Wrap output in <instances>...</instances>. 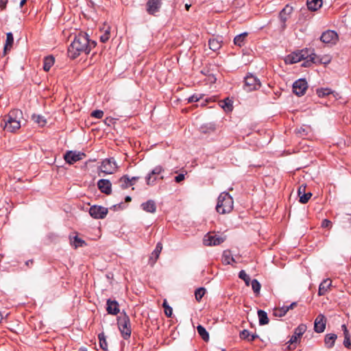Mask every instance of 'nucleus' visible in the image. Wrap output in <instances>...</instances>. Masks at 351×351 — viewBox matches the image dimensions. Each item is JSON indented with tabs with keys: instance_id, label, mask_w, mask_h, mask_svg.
I'll use <instances>...</instances> for the list:
<instances>
[{
	"instance_id": "nucleus-1",
	"label": "nucleus",
	"mask_w": 351,
	"mask_h": 351,
	"mask_svg": "<svg viewBox=\"0 0 351 351\" xmlns=\"http://www.w3.org/2000/svg\"><path fill=\"white\" fill-rule=\"evenodd\" d=\"M96 45V41L89 39L88 35L86 32H80L75 35L73 40L68 47V56L74 60L82 53L88 54Z\"/></svg>"
},
{
	"instance_id": "nucleus-2",
	"label": "nucleus",
	"mask_w": 351,
	"mask_h": 351,
	"mask_svg": "<svg viewBox=\"0 0 351 351\" xmlns=\"http://www.w3.org/2000/svg\"><path fill=\"white\" fill-rule=\"evenodd\" d=\"M189 103L195 102V107H204L208 108H215L214 104L219 103V98L216 96L208 97L202 93H195L188 99Z\"/></svg>"
},
{
	"instance_id": "nucleus-3",
	"label": "nucleus",
	"mask_w": 351,
	"mask_h": 351,
	"mask_svg": "<svg viewBox=\"0 0 351 351\" xmlns=\"http://www.w3.org/2000/svg\"><path fill=\"white\" fill-rule=\"evenodd\" d=\"M316 92L319 97L326 99L324 103L327 107H331L332 106L334 107H338L337 105L339 102L338 100L341 97L337 93L328 88H317Z\"/></svg>"
},
{
	"instance_id": "nucleus-4",
	"label": "nucleus",
	"mask_w": 351,
	"mask_h": 351,
	"mask_svg": "<svg viewBox=\"0 0 351 351\" xmlns=\"http://www.w3.org/2000/svg\"><path fill=\"white\" fill-rule=\"evenodd\" d=\"M117 325L122 337L127 340L131 336V322L129 316L123 311L117 317Z\"/></svg>"
},
{
	"instance_id": "nucleus-5",
	"label": "nucleus",
	"mask_w": 351,
	"mask_h": 351,
	"mask_svg": "<svg viewBox=\"0 0 351 351\" xmlns=\"http://www.w3.org/2000/svg\"><path fill=\"white\" fill-rule=\"evenodd\" d=\"M300 55H302L304 62L302 64V66L308 67L311 66L313 63H328L329 60H326L324 62L318 57L315 53L313 52L311 49H302L300 51Z\"/></svg>"
},
{
	"instance_id": "nucleus-6",
	"label": "nucleus",
	"mask_w": 351,
	"mask_h": 351,
	"mask_svg": "<svg viewBox=\"0 0 351 351\" xmlns=\"http://www.w3.org/2000/svg\"><path fill=\"white\" fill-rule=\"evenodd\" d=\"M1 126L8 132H14L20 128L21 123L13 115L8 114L3 117L1 121Z\"/></svg>"
},
{
	"instance_id": "nucleus-7",
	"label": "nucleus",
	"mask_w": 351,
	"mask_h": 351,
	"mask_svg": "<svg viewBox=\"0 0 351 351\" xmlns=\"http://www.w3.org/2000/svg\"><path fill=\"white\" fill-rule=\"evenodd\" d=\"M261 86L260 80L252 73H248L244 78L243 88L247 92L257 90Z\"/></svg>"
},
{
	"instance_id": "nucleus-8",
	"label": "nucleus",
	"mask_w": 351,
	"mask_h": 351,
	"mask_svg": "<svg viewBox=\"0 0 351 351\" xmlns=\"http://www.w3.org/2000/svg\"><path fill=\"white\" fill-rule=\"evenodd\" d=\"M233 199L228 193H221V208L222 211L221 214L229 213L233 209Z\"/></svg>"
},
{
	"instance_id": "nucleus-9",
	"label": "nucleus",
	"mask_w": 351,
	"mask_h": 351,
	"mask_svg": "<svg viewBox=\"0 0 351 351\" xmlns=\"http://www.w3.org/2000/svg\"><path fill=\"white\" fill-rule=\"evenodd\" d=\"M117 168L116 162L112 158L104 159L100 167L101 171L106 174L113 173Z\"/></svg>"
},
{
	"instance_id": "nucleus-10",
	"label": "nucleus",
	"mask_w": 351,
	"mask_h": 351,
	"mask_svg": "<svg viewBox=\"0 0 351 351\" xmlns=\"http://www.w3.org/2000/svg\"><path fill=\"white\" fill-rule=\"evenodd\" d=\"M84 157H86L84 153L76 151H67L64 156L65 161L70 165L82 160Z\"/></svg>"
},
{
	"instance_id": "nucleus-11",
	"label": "nucleus",
	"mask_w": 351,
	"mask_h": 351,
	"mask_svg": "<svg viewBox=\"0 0 351 351\" xmlns=\"http://www.w3.org/2000/svg\"><path fill=\"white\" fill-rule=\"evenodd\" d=\"M293 92L298 96H302L304 95L307 88L308 84L304 78H300L296 80L293 84Z\"/></svg>"
},
{
	"instance_id": "nucleus-12",
	"label": "nucleus",
	"mask_w": 351,
	"mask_h": 351,
	"mask_svg": "<svg viewBox=\"0 0 351 351\" xmlns=\"http://www.w3.org/2000/svg\"><path fill=\"white\" fill-rule=\"evenodd\" d=\"M108 212V208L101 206L94 205L89 209V214L94 219H104Z\"/></svg>"
},
{
	"instance_id": "nucleus-13",
	"label": "nucleus",
	"mask_w": 351,
	"mask_h": 351,
	"mask_svg": "<svg viewBox=\"0 0 351 351\" xmlns=\"http://www.w3.org/2000/svg\"><path fill=\"white\" fill-rule=\"evenodd\" d=\"M338 40V34L334 30H326L320 36V40L326 44L334 45Z\"/></svg>"
},
{
	"instance_id": "nucleus-14",
	"label": "nucleus",
	"mask_w": 351,
	"mask_h": 351,
	"mask_svg": "<svg viewBox=\"0 0 351 351\" xmlns=\"http://www.w3.org/2000/svg\"><path fill=\"white\" fill-rule=\"evenodd\" d=\"M293 7L289 4L286 5L285 7L280 12L279 19L281 23L282 29H285L287 27L286 22L289 18L291 14L293 12Z\"/></svg>"
},
{
	"instance_id": "nucleus-15",
	"label": "nucleus",
	"mask_w": 351,
	"mask_h": 351,
	"mask_svg": "<svg viewBox=\"0 0 351 351\" xmlns=\"http://www.w3.org/2000/svg\"><path fill=\"white\" fill-rule=\"evenodd\" d=\"M161 5V0H148L146 3V11L150 15H155L159 12Z\"/></svg>"
},
{
	"instance_id": "nucleus-16",
	"label": "nucleus",
	"mask_w": 351,
	"mask_h": 351,
	"mask_svg": "<svg viewBox=\"0 0 351 351\" xmlns=\"http://www.w3.org/2000/svg\"><path fill=\"white\" fill-rule=\"evenodd\" d=\"M306 328L307 327L305 324H300L296 328H295L294 333L290 337V339L288 341V343H289L291 345L296 343L300 339V337L303 335V334L306 332Z\"/></svg>"
},
{
	"instance_id": "nucleus-17",
	"label": "nucleus",
	"mask_w": 351,
	"mask_h": 351,
	"mask_svg": "<svg viewBox=\"0 0 351 351\" xmlns=\"http://www.w3.org/2000/svg\"><path fill=\"white\" fill-rule=\"evenodd\" d=\"M326 318L323 314H319L314 322V330L317 333L323 332L326 328Z\"/></svg>"
},
{
	"instance_id": "nucleus-18",
	"label": "nucleus",
	"mask_w": 351,
	"mask_h": 351,
	"mask_svg": "<svg viewBox=\"0 0 351 351\" xmlns=\"http://www.w3.org/2000/svg\"><path fill=\"white\" fill-rule=\"evenodd\" d=\"M106 311L108 314L117 315L120 311L118 302L110 298L108 299L106 301Z\"/></svg>"
},
{
	"instance_id": "nucleus-19",
	"label": "nucleus",
	"mask_w": 351,
	"mask_h": 351,
	"mask_svg": "<svg viewBox=\"0 0 351 351\" xmlns=\"http://www.w3.org/2000/svg\"><path fill=\"white\" fill-rule=\"evenodd\" d=\"M112 184L109 180L101 179L97 182V187L100 191L106 195H110L112 193Z\"/></svg>"
},
{
	"instance_id": "nucleus-20",
	"label": "nucleus",
	"mask_w": 351,
	"mask_h": 351,
	"mask_svg": "<svg viewBox=\"0 0 351 351\" xmlns=\"http://www.w3.org/2000/svg\"><path fill=\"white\" fill-rule=\"evenodd\" d=\"M164 171L161 166H156L147 176L145 177L146 184L147 185H154L156 180V177L152 180V176H158Z\"/></svg>"
},
{
	"instance_id": "nucleus-21",
	"label": "nucleus",
	"mask_w": 351,
	"mask_h": 351,
	"mask_svg": "<svg viewBox=\"0 0 351 351\" xmlns=\"http://www.w3.org/2000/svg\"><path fill=\"white\" fill-rule=\"evenodd\" d=\"M204 244L207 246L219 245V237L217 234L207 233L204 238Z\"/></svg>"
},
{
	"instance_id": "nucleus-22",
	"label": "nucleus",
	"mask_w": 351,
	"mask_h": 351,
	"mask_svg": "<svg viewBox=\"0 0 351 351\" xmlns=\"http://www.w3.org/2000/svg\"><path fill=\"white\" fill-rule=\"evenodd\" d=\"M297 305L298 303L296 302H293L289 306H283L281 308H275L274 311V315L276 317H283L286 315L289 310L293 309L297 306Z\"/></svg>"
},
{
	"instance_id": "nucleus-23",
	"label": "nucleus",
	"mask_w": 351,
	"mask_h": 351,
	"mask_svg": "<svg viewBox=\"0 0 351 351\" xmlns=\"http://www.w3.org/2000/svg\"><path fill=\"white\" fill-rule=\"evenodd\" d=\"M303 60L302 55H300V51L293 52L286 57L285 62L287 64H294Z\"/></svg>"
},
{
	"instance_id": "nucleus-24",
	"label": "nucleus",
	"mask_w": 351,
	"mask_h": 351,
	"mask_svg": "<svg viewBox=\"0 0 351 351\" xmlns=\"http://www.w3.org/2000/svg\"><path fill=\"white\" fill-rule=\"evenodd\" d=\"M141 207L147 213H154L156 210V203L152 199H149L147 202L142 203Z\"/></svg>"
},
{
	"instance_id": "nucleus-25",
	"label": "nucleus",
	"mask_w": 351,
	"mask_h": 351,
	"mask_svg": "<svg viewBox=\"0 0 351 351\" xmlns=\"http://www.w3.org/2000/svg\"><path fill=\"white\" fill-rule=\"evenodd\" d=\"M162 250V244L159 242L156 244L155 250L152 253V256L149 258V264L154 265L158 258H159L160 254Z\"/></svg>"
},
{
	"instance_id": "nucleus-26",
	"label": "nucleus",
	"mask_w": 351,
	"mask_h": 351,
	"mask_svg": "<svg viewBox=\"0 0 351 351\" xmlns=\"http://www.w3.org/2000/svg\"><path fill=\"white\" fill-rule=\"evenodd\" d=\"M337 338V335L334 333L327 334L324 338V343L326 347L328 349L333 348Z\"/></svg>"
},
{
	"instance_id": "nucleus-27",
	"label": "nucleus",
	"mask_w": 351,
	"mask_h": 351,
	"mask_svg": "<svg viewBox=\"0 0 351 351\" xmlns=\"http://www.w3.org/2000/svg\"><path fill=\"white\" fill-rule=\"evenodd\" d=\"M115 184H118L121 189H126L132 186V183L130 182V177L128 175L121 177Z\"/></svg>"
},
{
	"instance_id": "nucleus-28",
	"label": "nucleus",
	"mask_w": 351,
	"mask_h": 351,
	"mask_svg": "<svg viewBox=\"0 0 351 351\" xmlns=\"http://www.w3.org/2000/svg\"><path fill=\"white\" fill-rule=\"evenodd\" d=\"M322 0H307L306 5L309 10L316 11L322 7Z\"/></svg>"
},
{
	"instance_id": "nucleus-29",
	"label": "nucleus",
	"mask_w": 351,
	"mask_h": 351,
	"mask_svg": "<svg viewBox=\"0 0 351 351\" xmlns=\"http://www.w3.org/2000/svg\"><path fill=\"white\" fill-rule=\"evenodd\" d=\"M331 285V281L328 279L323 280L319 287L318 295H324L328 291L330 286Z\"/></svg>"
},
{
	"instance_id": "nucleus-30",
	"label": "nucleus",
	"mask_w": 351,
	"mask_h": 351,
	"mask_svg": "<svg viewBox=\"0 0 351 351\" xmlns=\"http://www.w3.org/2000/svg\"><path fill=\"white\" fill-rule=\"evenodd\" d=\"M14 43L13 34L11 32L6 34V40L4 45V54H6L8 51H10Z\"/></svg>"
},
{
	"instance_id": "nucleus-31",
	"label": "nucleus",
	"mask_w": 351,
	"mask_h": 351,
	"mask_svg": "<svg viewBox=\"0 0 351 351\" xmlns=\"http://www.w3.org/2000/svg\"><path fill=\"white\" fill-rule=\"evenodd\" d=\"M222 262L225 265H230L235 263V260L230 250H224L222 255Z\"/></svg>"
},
{
	"instance_id": "nucleus-32",
	"label": "nucleus",
	"mask_w": 351,
	"mask_h": 351,
	"mask_svg": "<svg viewBox=\"0 0 351 351\" xmlns=\"http://www.w3.org/2000/svg\"><path fill=\"white\" fill-rule=\"evenodd\" d=\"M216 127L211 123H206L200 126L199 131L203 134H210L215 131Z\"/></svg>"
},
{
	"instance_id": "nucleus-33",
	"label": "nucleus",
	"mask_w": 351,
	"mask_h": 351,
	"mask_svg": "<svg viewBox=\"0 0 351 351\" xmlns=\"http://www.w3.org/2000/svg\"><path fill=\"white\" fill-rule=\"evenodd\" d=\"M248 34L247 32H243L242 34H240L237 36H236L234 38V45L242 47L245 45V41L246 40V38Z\"/></svg>"
},
{
	"instance_id": "nucleus-34",
	"label": "nucleus",
	"mask_w": 351,
	"mask_h": 351,
	"mask_svg": "<svg viewBox=\"0 0 351 351\" xmlns=\"http://www.w3.org/2000/svg\"><path fill=\"white\" fill-rule=\"evenodd\" d=\"M258 316L259 319V324L261 326L267 324L269 323V318L267 313L263 310H258Z\"/></svg>"
},
{
	"instance_id": "nucleus-35",
	"label": "nucleus",
	"mask_w": 351,
	"mask_h": 351,
	"mask_svg": "<svg viewBox=\"0 0 351 351\" xmlns=\"http://www.w3.org/2000/svg\"><path fill=\"white\" fill-rule=\"evenodd\" d=\"M54 58L53 56L45 57L43 61V69L45 71H49L54 64Z\"/></svg>"
},
{
	"instance_id": "nucleus-36",
	"label": "nucleus",
	"mask_w": 351,
	"mask_h": 351,
	"mask_svg": "<svg viewBox=\"0 0 351 351\" xmlns=\"http://www.w3.org/2000/svg\"><path fill=\"white\" fill-rule=\"evenodd\" d=\"M197 331L199 335L202 337V339L204 341H208L209 335L204 326H202V325H198L197 326Z\"/></svg>"
},
{
	"instance_id": "nucleus-37",
	"label": "nucleus",
	"mask_w": 351,
	"mask_h": 351,
	"mask_svg": "<svg viewBox=\"0 0 351 351\" xmlns=\"http://www.w3.org/2000/svg\"><path fill=\"white\" fill-rule=\"evenodd\" d=\"M99 343L100 348L104 350L107 351L108 350V343L106 341V338L104 332H101L98 335Z\"/></svg>"
},
{
	"instance_id": "nucleus-38",
	"label": "nucleus",
	"mask_w": 351,
	"mask_h": 351,
	"mask_svg": "<svg viewBox=\"0 0 351 351\" xmlns=\"http://www.w3.org/2000/svg\"><path fill=\"white\" fill-rule=\"evenodd\" d=\"M71 244L73 245L75 248L83 247L86 245L85 241L79 238L77 236L73 237V240L71 241Z\"/></svg>"
},
{
	"instance_id": "nucleus-39",
	"label": "nucleus",
	"mask_w": 351,
	"mask_h": 351,
	"mask_svg": "<svg viewBox=\"0 0 351 351\" xmlns=\"http://www.w3.org/2000/svg\"><path fill=\"white\" fill-rule=\"evenodd\" d=\"M32 117L34 122L38 123L40 126H44L47 123L45 117L41 115L33 114Z\"/></svg>"
},
{
	"instance_id": "nucleus-40",
	"label": "nucleus",
	"mask_w": 351,
	"mask_h": 351,
	"mask_svg": "<svg viewBox=\"0 0 351 351\" xmlns=\"http://www.w3.org/2000/svg\"><path fill=\"white\" fill-rule=\"evenodd\" d=\"M209 48L213 51H217L219 50V41L217 39H209L208 40Z\"/></svg>"
},
{
	"instance_id": "nucleus-41",
	"label": "nucleus",
	"mask_w": 351,
	"mask_h": 351,
	"mask_svg": "<svg viewBox=\"0 0 351 351\" xmlns=\"http://www.w3.org/2000/svg\"><path fill=\"white\" fill-rule=\"evenodd\" d=\"M250 282L253 291L256 295H258L261 288L260 282L256 279H253Z\"/></svg>"
},
{
	"instance_id": "nucleus-42",
	"label": "nucleus",
	"mask_w": 351,
	"mask_h": 351,
	"mask_svg": "<svg viewBox=\"0 0 351 351\" xmlns=\"http://www.w3.org/2000/svg\"><path fill=\"white\" fill-rule=\"evenodd\" d=\"M162 306L164 308L165 314L167 317H171L173 313L172 308L167 304L166 300H164L162 303Z\"/></svg>"
},
{
	"instance_id": "nucleus-43",
	"label": "nucleus",
	"mask_w": 351,
	"mask_h": 351,
	"mask_svg": "<svg viewBox=\"0 0 351 351\" xmlns=\"http://www.w3.org/2000/svg\"><path fill=\"white\" fill-rule=\"evenodd\" d=\"M206 293V289L203 287L198 288L195 291V297L197 302H199Z\"/></svg>"
},
{
	"instance_id": "nucleus-44",
	"label": "nucleus",
	"mask_w": 351,
	"mask_h": 351,
	"mask_svg": "<svg viewBox=\"0 0 351 351\" xmlns=\"http://www.w3.org/2000/svg\"><path fill=\"white\" fill-rule=\"evenodd\" d=\"M239 278L244 280V282L247 286L250 285L251 279L244 270H241L239 271Z\"/></svg>"
},
{
	"instance_id": "nucleus-45",
	"label": "nucleus",
	"mask_w": 351,
	"mask_h": 351,
	"mask_svg": "<svg viewBox=\"0 0 351 351\" xmlns=\"http://www.w3.org/2000/svg\"><path fill=\"white\" fill-rule=\"evenodd\" d=\"M344 340L343 342V346L348 349L351 348L350 335L348 330L345 331Z\"/></svg>"
},
{
	"instance_id": "nucleus-46",
	"label": "nucleus",
	"mask_w": 351,
	"mask_h": 351,
	"mask_svg": "<svg viewBox=\"0 0 351 351\" xmlns=\"http://www.w3.org/2000/svg\"><path fill=\"white\" fill-rule=\"evenodd\" d=\"M312 196V193L311 192L305 193L300 195V202L302 204H306L310 198Z\"/></svg>"
},
{
	"instance_id": "nucleus-47",
	"label": "nucleus",
	"mask_w": 351,
	"mask_h": 351,
	"mask_svg": "<svg viewBox=\"0 0 351 351\" xmlns=\"http://www.w3.org/2000/svg\"><path fill=\"white\" fill-rule=\"evenodd\" d=\"M221 103H223V104L221 105V108L225 109V108H230V107H232V101L229 98L221 100Z\"/></svg>"
},
{
	"instance_id": "nucleus-48",
	"label": "nucleus",
	"mask_w": 351,
	"mask_h": 351,
	"mask_svg": "<svg viewBox=\"0 0 351 351\" xmlns=\"http://www.w3.org/2000/svg\"><path fill=\"white\" fill-rule=\"evenodd\" d=\"M250 336L249 330L244 329L240 332L239 337L241 339L247 340L248 341Z\"/></svg>"
},
{
	"instance_id": "nucleus-49",
	"label": "nucleus",
	"mask_w": 351,
	"mask_h": 351,
	"mask_svg": "<svg viewBox=\"0 0 351 351\" xmlns=\"http://www.w3.org/2000/svg\"><path fill=\"white\" fill-rule=\"evenodd\" d=\"M110 38V31L106 30L105 33L100 36V41L101 43H106L107 42Z\"/></svg>"
},
{
	"instance_id": "nucleus-50",
	"label": "nucleus",
	"mask_w": 351,
	"mask_h": 351,
	"mask_svg": "<svg viewBox=\"0 0 351 351\" xmlns=\"http://www.w3.org/2000/svg\"><path fill=\"white\" fill-rule=\"evenodd\" d=\"M104 116V111H92L90 117L95 119H101Z\"/></svg>"
},
{
	"instance_id": "nucleus-51",
	"label": "nucleus",
	"mask_w": 351,
	"mask_h": 351,
	"mask_svg": "<svg viewBox=\"0 0 351 351\" xmlns=\"http://www.w3.org/2000/svg\"><path fill=\"white\" fill-rule=\"evenodd\" d=\"M322 227L324 228H330L332 227V222L329 219H325L322 221Z\"/></svg>"
},
{
	"instance_id": "nucleus-52",
	"label": "nucleus",
	"mask_w": 351,
	"mask_h": 351,
	"mask_svg": "<svg viewBox=\"0 0 351 351\" xmlns=\"http://www.w3.org/2000/svg\"><path fill=\"white\" fill-rule=\"evenodd\" d=\"M306 191V186L305 185H301L299 186L298 189V196L300 197V195H302V194L305 193Z\"/></svg>"
},
{
	"instance_id": "nucleus-53",
	"label": "nucleus",
	"mask_w": 351,
	"mask_h": 351,
	"mask_svg": "<svg viewBox=\"0 0 351 351\" xmlns=\"http://www.w3.org/2000/svg\"><path fill=\"white\" fill-rule=\"evenodd\" d=\"M8 0H0V9L1 10H5Z\"/></svg>"
},
{
	"instance_id": "nucleus-54",
	"label": "nucleus",
	"mask_w": 351,
	"mask_h": 351,
	"mask_svg": "<svg viewBox=\"0 0 351 351\" xmlns=\"http://www.w3.org/2000/svg\"><path fill=\"white\" fill-rule=\"evenodd\" d=\"M117 119H118L117 118H114V117H107V118H106L104 122L108 125H110L111 123H114V120H117Z\"/></svg>"
},
{
	"instance_id": "nucleus-55",
	"label": "nucleus",
	"mask_w": 351,
	"mask_h": 351,
	"mask_svg": "<svg viewBox=\"0 0 351 351\" xmlns=\"http://www.w3.org/2000/svg\"><path fill=\"white\" fill-rule=\"evenodd\" d=\"M184 180V174H183V173H180V174H179V175H178L177 176L175 177V181L177 183H179V182H182Z\"/></svg>"
},
{
	"instance_id": "nucleus-56",
	"label": "nucleus",
	"mask_w": 351,
	"mask_h": 351,
	"mask_svg": "<svg viewBox=\"0 0 351 351\" xmlns=\"http://www.w3.org/2000/svg\"><path fill=\"white\" fill-rule=\"evenodd\" d=\"M140 177L138 176H134L131 178H130V182L132 183V186L135 184V183L139 180Z\"/></svg>"
},
{
	"instance_id": "nucleus-57",
	"label": "nucleus",
	"mask_w": 351,
	"mask_h": 351,
	"mask_svg": "<svg viewBox=\"0 0 351 351\" xmlns=\"http://www.w3.org/2000/svg\"><path fill=\"white\" fill-rule=\"evenodd\" d=\"M258 337V335L250 333V339H249L248 341H250V342L254 341Z\"/></svg>"
},
{
	"instance_id": "nucleus-58",
	"label": "nucleus",
	"mask_w": 351,
	"mask_h": 351,
	"mask_svg": "<svg viewBox=\"0 0 351 351\" xmlns=\"http://www.w3.org/2000/svg\"><path fill=\"white\" fill-rule=\"evenodd\" d=\"M298 133L302 134H304V135H306L308 132L306 131V130H305L304 128H303L302 127H301V128L298 130Z\"/></svg>"
},
{
	"instance_id": "nucleus-59",
	"label": "nucleus",
	"mask_w": 351,
	"mask_h": 351,
	"mask_svg": "<svg viewBox=\"0 0 351 351\" xmlns=\"http://www.w3.org/2000/svg\"><path fill=\"white\" fill-rule=\"evenodd\" d=\"M215 209H216L217 213L219 212V209H220V207H219V196L217 199V204H216Z\"/></svg>"
},
{
	"instance_id": "nucleus-60",
	"label": "nucleus",
	"mask_w": 351,
	"mask_h": 351,
	"mask_svg": "<svg viewBox=\"0 0 351 351\" xmlns=\"http://www.w3.org/2000/svg\"><path fill=\"white\" fill-rule=\"evenodd\" d=\"M131 200H132V198H131V197H130V196H126V197H125V201L126 202H131Z\"/></svg>"
},
{
	"instance_id": "nucleus-61",
	"label": "nucleus",
	"mask_w": 351,
	"mask_h": 351,
	"mask_svg": "<svg viewBox=\"0 0 351 351\" xmlns=\"http://www.w3.org/2000/svg\"><path fill=\"white\" fill-rule=\"evenodd\" d=\"M341 327H342V329L343 331V335H345V331L348 330L347 329V327L345 324H343Z\"/></svg>"
},
{
	"instance_id": "nucleus-62",
	"label": "nucleus",
	"mask_w": 351,
	"mask_h": 351,
	"mask_svg": "<svg viewBox=\"0 0 351 351\" xmlns=\"http://www.w3.org/2000/svg\"><path fill=\"white\" fill-rule=\"evenodd\" d=\"M26 265L29 266L30 264H33V260H29L25 263Z\"/></svg>"
},
{
	"instance_id": "nucleus-63",
	"label": "nucleus",
	"mask_w": 351,
	"mask_h": 351,
	"mask_svg": "<svg viewBox=\"0 0 351 351\" xmlns=\"http://www.w3.org/2000/svg\"><path fill=\"white\" fill-rule=\"evenodd\" d=\"M26 2V0H21L20 3V6L22 7Z\"/></svg>"
},
{
	"instance_id": "nucleus-64",
	"label": "nucleus",
	"mask_w": 351,
	"mask_h": 351,
	"mask_svg": "<svg viewBox=\"0 0 351 351\" xmlns=\"http://www.w3.org/2000/svg\"><path fill=\"white\" fill-rule=\"evenodd\" d=\"M190 7H191L190 4H187V3L185 4V8H186V10H189Z\"/></svg>"
}]
</instances>
